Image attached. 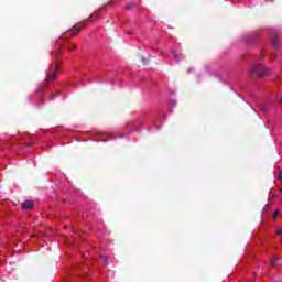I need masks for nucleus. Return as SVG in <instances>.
I'll use <instances>...</instances> for the list:
<instances>
[{
  "instance_id": "f257e3e1",
  "label": "nucleus",
  "mask_w": 282,
  "mask_h": 282,
  "mask_svg": "<svg viewBox=\"0 0 282 282\" xmlns=\"http://www.w3.org/2000/svg\"><path fill=\"white\" fill-rule=\"evenodd\" d=\"M248 76H254L256 78L270 76V69H268V67L263 66L262 64H258L250 68Z\"/></svg>"
},
{
  "instance_id": "f03ea898",
  "label": "nucleus",
  "mask_w": 282,
  "mask_h": 282,
  "mask_svg": "<svg viewBox=\"0 0 282 282\" xmlns=\"http://www.w3.org/2000/svg\"><path fill=\"white\" fill-rule=\"evenodd\" d=\"M53 56L55 58L54 61V72L47 76V80L48 83H52V80L54 78H56V72H58V63L56 62V58H58V56H61V52H53Z\"/></svg>"
},
{
  "instance_id": "7ed1b4c3",
  "label": "nucleus",
  "mask_w": 282,
  "mask_h": 282,
  "mask_svg": "<svg viewBox=\"0 0 282 282\" xmlns=\"http://www.w3.org/2000/svg\"><path fill=\"white\" fill-rule=\"evenodd\" d=\"M85 25H87V24L78 23V24L74 25L73 29H69L67 34H69L70 36H76V34H78V32H80V28H85Z\"/></svg>"
},
{
  "instance_id": "20e7f679",
  "label": "nucleus",
  "mask_w": 282,
  "mask_h": 282,
  "mask_svg": "<svg viewBox=\"0 0 282 282\" xmlns=\"http://www.w3.org/2000/svg\"><path fill=\"white\" fill-rule=\"evenodd\" d=\"M30 208H34V200H25L22 204V209L23 210H30Z\"/></svg>"
},
{
  "instance_id": "39448f33",
  "label": "nucleus",
  "mask_w": 282,
  "mask_h": 282,
  "mask_svg": "<svg viewBox=\"0 0 282 282\" xmlns=\"http://www.w3.org/2000/svg\"><path fill=\"white\" fill-rule=\"evenodd\" d=\"M279 261H281V258L275 256L270 260V263L272 267H274L276 263H279Z\"/></svg>"
},
{
  "instance_id": "423d86ee",
  "label": "nucleus",
  "mask_w": 282,
  "mask_h": 282,
  "mask_svg": "<svg viewBox=\"0 0 282 282\" xmlns=\"http://www.w3.org/2000/svg\"><path fill=\"white\" fill-rule=\"evenodd\" d=\"M63 41H65V39L61 37L57 42H56V47L59 48V47H63Z\"/></svg>"
},
{
  "instance_id": "0eeeda50",
  "label": "nucleus",
  "mask_w": 282,
  "mask_h": 282,
  "mask_svg": "<svg viewBox=\"0 0 282 282\" xmlns=\"http://www.w3.org/2000/svg\"><path fill=\"white\" fill-rule=\"evenodd\" d=\"M132 8H135V3L134 2H130L126 6V10H132Z\"/></svg>"
},
{
  "instance_id": "6e6552de",
  "label": "nucleus",
  "mask_w": 282,
  "mask_h": 282,
  "mask_svg": "<svg viewBox=\"0 0 282 282\" xmlns=\"http://www.w3.org/2000/svg\"><path fill=\"white\" fill-rule=\"evenodd\" d=\"M272 45H273V47L279 46V40L276 37H272Z\"/></svg>"
},
{
  "instance_id": "1a4fd4ad",
  "label": "nucleus",
  "mask_w": 282,
  "mask_h": 282,
  "mask_svg": "<svg viewBox=\"0 0 282 282\" xmlns=\"http://www.w3.org/2000/svg\"><path fill=\"white\" fill-rule=\"evenodd\" d=\"M76 47H78V45L76 43L72 44L69 47H68V52H74V50H76Z\"/></svg>"
},
{
  "instance_id": "9d476101",
  "label": "nucleus",
  "mask_w": 282,
  "mask_h": 282,
  "mask_svg": "<svg viewBox=\"0 0 282 282\" xmlns=\"http://www.w3.org/2000/svg\"><path fill=\"white\" fill-rule=\"evenodd\" d=\"M100 259L104 261V263H108L109 258L107 256H100Z\"/></svg>"
},
{
  "instance_id": "9b49d317",
  "label": "nucleus",
  "mask_w": 282,
  "mask_h": 282,
  "mask_svg": "<svg viewBox=\"0 0 282 282\" xmlns=\"http://www.w3.org/2000/svg\"><path fill=\"white\" fill-rule=\"evenodd\" d=\"M172 54H173V56H174L175 61H180V57L177 56V52L172 51Z\"/></svg>"
},
{
  "instance_id": "f8f14e48",
  "label": "nucleus",
  "mask_w": 282,
  "mask_h": 282,
  "mask_svg": "<svg viewBox=\"0 0 282 282\" xmlns=\"http://www.w3.org/2000/svg\"><path fill=\"white\" fill-rule=\"evenodd\" d=\"M276 217H279V210H275L273 216H272L273 219H276Z\"/></svg>"
},
{
  "instance_id": "ddd939ff",
  "label": "nucleus",
  "mask_w": 282,
  "mask_h": 282,
  "mask_svg": "<svg viewBox=\"0 0 282 282\" xmlns=\"http://www.w3.org/2000/svg\"><path fill=\"white\" fill-rule=\"evenodd\" d=\"M275 235H278V236L281 237V235H282V228L278 229L276 232H275Z\"/></svg>"
},
{
  "instance_id": "4468645a",
  "label": "nucleus",
  "mask_w": 282,
  "mask_h": 282,
  "mask_svg": "<svg viewBox=\"0 0 282 282\" xmlns=\"http://www.w3.org/2000/svg\"><path fill=\"white\" fill-rule=\"evenodd\" d=\"M278 180H282V172L280 171L279 173H278Z\"/></svg>"
},
{
  "instance_id": "2eb2a0df",
  "label": "nucleus",
  "mask_w": 282,
  "mask_h": 282,
  "mask_svg": "<svg viewBox=\"0 0 282 282\" xmlns=\"http://www.w3.org/2000/svg\"><path fill=\"white\" fill-rule=\"evenodd\" d=\"M261 111H263L265 113V111H268V109H265V107L261 106L260 107Z\"/></svg>"
},
{
  "instance_id": "dca6fc26",
  "label": "nucleus",
  "mask_w": 282,
  "mask_h": 282,
  "mask_svg": "<svg viewBox=\"0 0 282 282\" xmlns=\"http://www.w3.org/2000/svg\"><path fill=\"white\" fill-rule=\"evenodd\" d=\"M278 101L280 102V105H282V97L278 96Z\"/></svg>"
},
{
  "instance_id": "f3484780",
  "label": "nucleus",
  "mask_w": 282,
  "mask_h": 282,
  "mask_svg": "<svg viewBox=\"0 0 282 282\" xmlns=\"http://www.w3.org/2000/svg\"><path fill=\"white\" fill-rule=\"evenodd\" d=\"M26 147H32V143H26Z\"/></svg>"
},
{
  "instance_id": "a211bd4d",
  "label": "nucleus",
  "mask_w": 282,
  "mask_h": 282,
  "mask_svg": "<svg viewBox=\"0 0 282 282\" xmlns=\"http://www.w3.org/2000/svg\"><path fill=\"white\" fill-rule=\"evenodd\" d=\"M143 65H147V61L143 59Z\"/></svg>"
},
{
  "instance_id": "6ab92c4d",
  "label": "nucleus",
  "mask_w": 282,
  "mask_h": 282,
  "mask_svg": "<svg viewBox=\"0 0 282 282\" xmlns=\"http://www.w3.org/2000/svg\"><path fill=\"white\" fill-rule=\"evenodd\" d=\"M274 58H276V54H273Z\"/></svg>"
}]
</instances>
